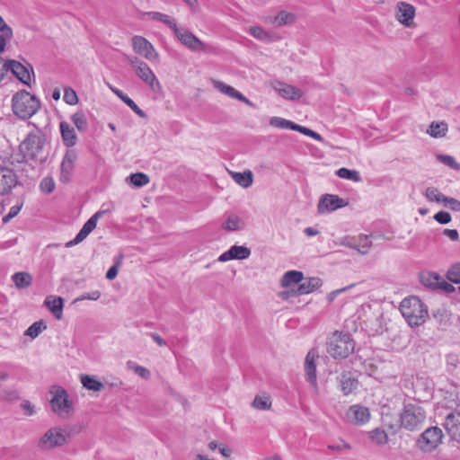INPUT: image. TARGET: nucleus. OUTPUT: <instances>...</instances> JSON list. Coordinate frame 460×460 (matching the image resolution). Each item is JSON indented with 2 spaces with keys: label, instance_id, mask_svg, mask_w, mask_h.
<instances>
[{
  "label": "nucleus",
  "instance_id": "1",
  "mask_svg": "<svg viewBox=\"0 0 460 460\" xmlns=\"http://www.w3.org/2000/svg\"><path fill=\"white\" fill-rule=\"evenodd\" d=\"M400 311L411 327L421 325L428 316L427 306L417 296L404 298L400 304Z\"/></svg>",
  "mask_w": 460,
  "mask_h": 460
},
{
  "label": "nucleus",
  "instance_id": "2",
  "mask_svg": "<svg viewBox=\"0 0 460 460\" xmlns=\"http://www.w3.org/2000/svg\"><path fill=\"white\" fill-rule=\"evenodd\" d=\"M40 107V100L25 90L17 92L12 98L13 111L22 119L31 118Z\"/></svg>",
  "mask_w": 460,
  "mask_h": 460
},
{
  "label": "nucleus",
  "instance_id": "3",
  "mask_svg": "<svg viewBox=\"0 0 460 460\" xmlns=\"http://www.w3.org/2000/svg\"><path fill=\"white\" fill-rule=\"evenodd\" d=\"M354 349L355 342L349 333L335 332L327 343V352L335 358L349 357Z\"/></svg>",
  "mask_w": 460,
  "mask_h": 460
},
{
  "label": "nucleus",
  "instance_id": "4",
  "mask_svg": "<svg viewBox=\"0 0 460 460\" xmlns=\"http://www.w3.org/2000/svg\"><path fill=\"white\" fill-rule=\"evenodd\" d=\"M127 61L134 70L136 75L146 84L154 93L162 92V84L156 77L155 74L150 68L146 62L137 57L128 56Z\"/></svg>",
  "mask_w": 460,
  "mask_h": 460
},
{
  "label": "nucleus",
  "instance_id": "5",
  "mask_svg": "<svg viewBox=\"0 0 460 460\" xmlns=\"http://www.w3.org/2000/svg\"><path fill=\"white\" fill-rule=\"evenodd\" d=\"M426 420V411L417 403H407L400 414L401 426L407 430L419 429Z\"/></svg>",
  "mask_w": 460,
  "mask_h": 460
},
{
  "label": "nucleus",
  "instance_id": "6",
  "mask_svg": "<svg viewBox=\"0 0 460 460\" xmlns=\"http://www.w3.org/2000/svg\"><path fill=\"white\" fill-rule=\"evenodd\" d=\"M52 394L50 406L52 411L60 418L67 419L73 413V402L69 399L67 392L61 386L54 385L50 388Z\"/></svg>",
  "mask_w": 460,
  "mask_h": 460
},
{
  "label": "nucleus",
  "instance_id": "7",
  "mask_svg": "<svg viewBox=\"0 0 460 460\" xmlns=\"http://www.w3.org/2000/svg\"><path fill=\"white\" fill-rule=\"evenodd\" d=\"M44 137L40 134L31 133L20 144V151L26 160L40 158L44 146Z\"/></svg>",
  "mask_w": 460,
  "mask_h": 460
},
{
  "label": "nucleus",
  "instance_id": "8",
  "mask_svg": "<svg viewBox=\"0 0 460 460\" xmlns=\"http://www.w3.org/2000/svg\"><path fill=\"white\" fill-rule=\"evenodd\" d=\"M66 443V435L63 429L52 427L49 429L38 441V447L42 450H50L62 447Z\"/></svg>",
  "mask_w": 460,
  "mask_h": 460
},
{
  "label": "nucleus",
  "instance_id": "9",
  "mask_svg": "<svg viewBox=\"0 0 460 460\" xmlns=\"http://www.w3.org/2000/svg\"><path fill=\"white\" fill-rule=\"evenodd\" d=\"M443 439L442 429L438 427L428 428L417 440L418 447L423 452H432Z\"/></svg>",
  "mask_w": 460,
  "mask_h": 460
},
{
  "label": "nucleus",
  "instance_id": "10",
  "mask_svg": "<svg viewBox=\"0 0 460 460\" xmlns=\"http://www.w3.org/2000/svg\"><path fill=\"white\" fill-rule=\"evenodd\" d=\"M173 32L178 40L191 51H209L210 49L208 44L202 42L198 37L184 28L178 27L177 25Z\"/></svg>",
  "mask_w": 460,
  "mask_h": 460
},
{
  "label": "nucleus",
  "instance_id": "11",
  "mask_svg": "<svg viewBox=\"0 0 460 460\" xmlns=\"http://www.w3.org/2000/svg\"><path fill=\"white\" fill-rule=\"evenodd\" d=\"M131 44L134 52L150 62L159 60V54L154 45L146 38L136 35L131 39Z\"/></svg>",
  "mask_w": 460,
  "mask_h": 460
},
{
  "label": "nucleus",
  "instance_id": "12",
  "mask_svg": "<svg viewBox=\"0 0 460 460\" xmlns=\"http://www.w3.org/2000/svg\"><path fill=\"white\" fill-rule=\"evenodd\" d=\"M346 206L347 202L339 196L324 194L319 200L317 210L319 214H327Z\"/></svg>",
  "mask_w": 460,
  "mask_h": 460
},
{
  "label": "nucleus",
  "instance_id": "13",
  "mask_svg": "<svg viewBox=\"0 0 460 460\" xmlns=\"http://www.w3.org/2000/svg\"><path fill=\"white\" fill-rule=\"evenodd\" d=\"M6 71H11L22 84L30 85L31 74L33 73L31 66H25L16 60L10 59L6 61Z\"/></svg>",
  "mask_w": 460,
  "mask_h": 460
},
{
  "label": "nucleus",
  "instance_id": "14",
  "mask_svg": "<svg viewBox=\"0 0 460 460\" xmlns=\"http://www.w3.org/2000/svg\"><path fill=\"white\" fill-rule=\"evenodd\" d=\"M103 214L102 211H98L93 214L83 226L81 230L75 235V237L66 243V247H72L82 243L96 227L98 219Z\"/></svg>",
  "mask_w": 460,
  "mask_h": 460
},
{
  "label": "nucleus",
  "instance_id": "15",
  "mask_svg": "<svg viewBox=\"0 0 460 460\" xmlns=\"http://www.w3.org/2000/svg\"><path fill=\"white\" fill-rule=\"evenodd\" d=\"M346 417L350 423L362 426L369 421L370 411L367 407L354 404L348 409Z\"/></svg>",
  "mask_w": 460,
  "mask_h": 460
},
{
  "label": "nucleus",
  "instance_id": "16",
  "mask_svg": "<svg viewBox=\"0 0 460 460\" xmlns=\"http://www.w3.org/2000/svg\"><path fill=\"white\" fill-rule=\"evenodd\" d=\"M395 17L405 27H411L415 17V7L405 2H399L396 5Z\"/></svg>",
  "mask_w": 460,
  "mask_h": 460
},
{
  "label": "nucleus",
  "instance_id": "17",
  "mask_svg": "<svg viewBox=\"0 0 460 460\" xmlns=\"http://www.w3.org/2000/svg\"><path fill=\"white\" fill-rule=\"evenodd\" d=\"M18 179L13 170L0 166V194L9 193L17 185Z\"/></svg>",
  "mask_w": 460,
  "mask_h": 460
},
{
  "label": "nucleus",
  "instance_id": "18",
  "mask_svg": "<svg viewBox=\"0 0 460 460\" xmlns=\"http://www.w3.org/2000/svg\"><path fill=\"white\" fill-rule=\"evenodd\" d=\"M273 89L284 99L297 101L303 96V92L291 84L277 81L272 84Z\"/></svg>",
  "mask_w": 460,
  "mask_h": 460
},
{
  "label": "nucleus",
  "instance_id": "19",
  "mask_svg": "<svg viewBox=\"0 0 460 460\" xmlns=\"http://www.w3.org/2000/svg\"><path fill=\"white\" fill-rule=\"evenodd\" d=\"M444 428L452 439L460 442V412L453 411L447 414Z\"/></svg>",
  "mask_w": 460,
  "mask_h": 460
},
{
  "label": "nucleus",
  "instance_id": "20",
  "mask_svg": "<svg viewBox=\"0 0 460 460\" xmlns=\"http://www.w3.org/2000/svg\"><path fill=\"white\" fill-rule=\"evenodd\" d=\"M251 255V250L244 245H233L218 257V261L226 262L231 260H245Z\"/></svg>",
  "mask_w": 460,
  "mask_h": 460
},
{
  "label": "nucleus",
  "instance_id": "21",
  "mask_svg": "<svg viewBox=\"0 0 460 460\" xmlns=\"http://www.w3.org/2000/svg\"><path fill=\"white\" fill-rule=\"evenodd\" d=\"M318 358L317 351L311 349L307 353L305 361V371L306 380L314 386H317L315 359Z\"/></svg>",
  "mask_w": 460,
  "mask_h": 460
},
{
  "label": "nucleus",
  "instance_id": "22",
  "mask_svg": "<svg viewBox=\"0 0 460 460\" xmlns=\"http://www.w3.org/2000/svg\"><path fill=\"white\" fill-rule=\"evenodd\" d=\"M423 283L427 286L439 288L447 293H451L455 290L452 284L448 283L438 273H429L427 277H423Z\"/></svg>",
  "mask_w": 460,
  "mask_h": 460
},
{
  "label": "nucleus",
  "instance_id": "23",
  "mask_svg": "<svg viewBox=\"0 0 460 460\" xmlns=\"http://www.w3.org/2000/svg\"><path fill=\"white\" fill-rule=\"evenodd\" d=\"M76 159V155L74 151H67L61 163L60 181L66 183L70 181L72 172L74 170V164Z\"/></svg>",
  "mask_w": 460,
  "mask_h": 460
},
{
  "label": "nucleus",
  "instance_id": "24",
  "mask_svg": "<svg viewBox=\"0 0 460 460\" xmlns=\"http://www.w3.org/2000/svg\"><path fill=\"white\" fill-rule=\"evenodd\" d=\"M213 84H214V86L218 91H220L222 93H224L231 98L239 100L249 106H252V107L253 106V103L249 99H247L244 95H243L240 92L235 90L234 87L228 85V84H226L225 83H223L221 81H213Z\"/></svg>",
  "mask_w": 460,
  "mask_h": 460
},
{
  "label": "nucleus",
  "instance_id": "25",
  "mask_svg": "<svg viewBox=\"0 0 460 460\" xmlns=\"http://www.w3.org/2000/svg\"><path fill=\"white\" fill-rule=\"evenodd\" d=\"M109 89L118 96L124 103H126L137 115L140 118H146V114L135 103V102L130 99L127 94H125L121 90L114 87L111 84H108Z\"/></svg>",
  "mask_w": 460,
  "mask_h": 460
},
{
  "label": "nucleus",
  "instance_id": "26",
  "mask_svg": "<svg viewBox=\"0 0 460 460\" xmlns=\"http://www.w3.org/2000/svg\"><path fill=\"white\" fill-rule=\"evenodd\" d=\"M109 89L118 96L124 103H126L137 115L140 118H146V114L135 103V102L130 99L127 94H125L121 90L114 87L111 84H108Z\"/></svg>",
  "mask_w": 460,
  "mask_h": 460
},
{
  "label": "nucleus",
  "instance_id": "27",
  "mask_svg": "<svg viewBox=\"0 0 460 460\" xmlns=\"http://www.w3.org/2000/svg\"><path fill=\"white\" fill-rule=\"evenodd\" d=\"M61 137L65 146L71 147L76 144L77 137L74 128L66 121L60 122Z\"/></svg>",
  "mask_w": 460,
  "mask_h": 460
},
{
  "label": "nucleus",
  "instance_id": "28",
  "mask_svg": "<svg viewBox=\"0 0 460 460\" xmlns=\"http://www.w3.org/2000/svg\"><path fill=\"white\" fill-rule=\"evenodd\" d=\"M244 226V221L235 214L227 215L221 226L222 229L229 232L243 230Z\"/></svg>",
  "mask_w": 460,
  "mask_h": 460
},
{
  "label": "nucleus",
  "instance_id": "29",
  "mask_svg": "<svg viewBox=\"0 0 460 460\" xmlns=\"http://www.w3.org/2000/svg\"><path fill=\"white\" fill-rule=\"evenodd\" d=\"M44 304L51 311L58 320L63 317L64 300L62 297L48 296Z\"/></svg>",
  "mask_w": 460,
  "mask_h": 460
},
{
  "label": "nucleus",
  "instance_id": "30",
  "mask_svg": "<svg viewBox=\"0 0 460 460\" xmlns=\"http://www.w3.org/2000/svg\"><path fill=\"white\" fill-rule=\"evenodd\" d=\"M322 286V280L319 278H309L300 283L296 291V295L309 294Z\"/></svg>",
  "mask_w": 460,
  "mask_h": 460
},
{
  "label": "nucleus",
  "instance_id": "31",
  "mask_svg": "<svg viewBox=\"0 0 460 460\" xmlns=\"http://www.w3.org/2000/svg\"><path fill=\"white\" fill-rule=\"evenodd\" d=\"M32 276L26 271H19L12 276L15 287L19 289L29 288L32 284Z\"/></svg>",
  "mask_w": 460,
  "mask_h": 460
},
{
  "label": "nucleus",
  "instance_id": "32",
  "mask_svg": "<svg viewBox=\"0 0 460 460\" xmlns=\"http://www.w3.org/2000/svg\"><path fill=\"white\" fill-rule=\"evenodd\" d=\"M232 179L241 187L248 188L252 184L253 175L251 171H245L243 172H230Z\"/></svg>",
  "mask_w": 460,
  "mask_h": 460
},
{
  "label": "nucleus",
  "instance_id": "33",
  "mask_svg": "<svg viewBox=\"0 0 460 460\" xmlns=\"http://www.w3.org/2000/svg\"><path fill=\"white\" fill-rule=\"evenodd\" d=\"M303 280V273L297 270L286 272L281 279V286L288 288L293 284H299Z\"/></svg>",
  "mask_w": 460,
  "mask_h": 460
},
{
  "label": "nucleus",
  "instance_id": "34",
  "mask_svg": "<svg viewBox=\"0 0 460 460\" xmlns=\"http://www.w3.org/2000/svg\"><path fill=\"white\" fill-rule=\"evenodd\" d=\"M145 15L147 16L149 19L162 22L163 23L166 24L169 28H171L172 31L177 26L176 21L167 14L159 12H147L145 13Z\"/></svg>",
  "mask_w": 460,
  "mask_h": 460
},
{
  "label": "nucleus",
  "instance_id": "35",
  "mask_svg": "<svg viewBox=\"0 0 460 460\" xmlns=\"http://www.w3.org/2000/svg\"><path fill=\"white\" fill-rule=\"evenodd\" d=\"M372 247V242L369 238V235L367 234H359L358 237V242L356 243L355 250L362 254H367Z\"/></svg>",
  "mask_w": 460,
  "mask_h": 460
},
{
  "label": "nucleus",
  "instance_id": "36",
  "mask_svg": "<svg viewBox=\"0 0 460 460\" xmlns=\"http://www.w3.org/2000/svg\"><path fill=\"white\" fill-rule=\"evenodd\" d=\"M81 383L84 388L94 392L101 391L103 388L102 382L88 375L81 376Z\"/></svg>",
  "mask_w": 460,
  "mask_h": 460
},
{
  "label": "nucleus",
  "instance_id": "37",
  "mask_svg": "<svg viewBox=\"0 0 460 460\" xmlns=\"http://www.w3.org/2000/svg\"><path fill=\"white\" fill-rule=\"evenodd\" d=\"M336 174L341 179L349 180L354 182H359L362 181V178L358 171L349 170L345 167L340 168Z\"/></svg>",
  "mask_w": 460,
  "mask_h": 460
},
{
  "label": "nucleus",
  "instance_id": "38",
  "mask_svg": "<svg viewBox=\"0 0 460 460\" xmlns=\"http://www.w3.org/2000/svg\"><path fill=\"white\" fill-rule=\"evenodd\" d=\"M429 202L444 203L446 196L434 187H428L423 192Z\"/></svg>",
  "mask_w": 460,
  "mask_h": 460
},
{
  "label": "nucleus",
  "instance_id": "39",
  "mask_svg": "<svg viewBox=\"0 0 460 460\" xmlns=\"http://www.w3.org/2000/svg\"><path fill=\"white\" fill-rule=\"evenodd\" d=\"M296 16L286 11L279 12L274 18L273 23L277 26L290 24L295 22Z\"/></svg>",
  "mask_w": 460,
  "mask_h": 460
},
{
  "label": "nucleus",
  "instance_id": "40",
  "mask_svg": "<svg viewBox=\"0 0 460 460\" xmlns=\"http://www.w3.org/2000/svg\"><path fill=\"white\" fill-rule=\"evenodd\" d=\"M270 125L278 128L295 130L296 124L291 120L280 117H271L270 119Z\"/></svg>",
  "mask_w": 460,
  "mask_h": 460
},
{
  "label": "nucleus",
  "instance_id": "41",
  "mask_svg": "<svg viewBox=\"0 0 460 460\" xmlns=\"http://www.w3.org/2000/svg\"><path fill=\"white\" fill-rule=\"evenodd\" d=\"M249 32L257 40L268 43L272 40V36L264 31L261 27L252 26L249 28Z\"/></svg>",
  "mask_w": 460,
  "mask_h": 460
},
{
  "label": "nucleus",
  "instance_id": "42",
  "mask_svg": "<svg viewBox=\"0 0 460 460\" xmlns=\"http://www.w3.org/2000/svg\"><path fill=\"white\" fill-rule=\"evenodd\" d=\"M447 131V125L444 122H432L427 132L433 137H441Z\"/></svg>",
  "mask_w": 460,
  "mask_h": 460
},
{
  "label": "nucleus",
  "instance_id": "43",
  "mask_svg": "<svg viewBox=\"0 0 460 460\" xmlns=\"http://www.w3.org/2000/svg\"><path fill=\"white\" fill-rule=\"evenodd\" d=\"M252 406L261 411L270 410L271 407L270 397L267 394H261L255 396Z\"/></svg>",
  "mask_w": 460,
  "mask_h": 460
},
{
  "label": "nucleus",
  "instance_id": "44",
  "mask_svg": "<svg viewBox=\"0 0 460 460\" xmlns=\"http://www.w3.org/2000/svg\"><path fill=\"white\" fill-rule=\"evenodd\" d=\"M371 441L377 445H384L387 443L388 436L384 429H375L369 432Z\"/></svg>",
  "mask_w": 460,
  "mask_h": 460
},
{
  "label": "nucleus",
  "instance_id": "45",
  "mask_svg": "<svg viewBox=\"0 0 460 460\" xmlns=\"http://www.w3.org/2000/svg\"><path fill=\"white\" fill-rule=\"evenodd\" d=\"M71 119L79 131H85L88 128L87 119L83 111L73 114Z\"/></svg>",
  "mask_w": 460,
  "mask_h": 460
},
{
  "label": "nucleus",
  "instance_id": "46",
  "mask_svg": "<svg viewBox=\"0 0 460 460\" xmlns=\"http://www.w3.org/2000/svg\"><path fill=\"white\" fill-rule=\"evenodd\" d=\"M46 328L47 326L42 321L35 322L25 331V335L34 339Z\"/></svg>",
  "mask_w": 460,
  "mask_h": 460
},
{
  "label": "nucleus",
  "instance_id": "47",
  "mask_svg": "<svg viewBox=\"0 0 460 460\" xmlns=\"http://www.w3.org/2000/svg\"><path fill=\"white\" fill-rule=\"evenodd\" d=\"M13 37V31L9 26L1 28L0 31V53L4 51L6 42Z\"/></svg>",
  "mask_w": 460,
  "mask_h": 460
},
{
  "label": "nucleus",
  "instance_id": "48",
  "mask_svg": "<svg viewBox=\"0 0 460 460\" xmlns=\"http://www.w3.org/2000/svg\"><path fill=\"white\" fill-rule=\"evenodd\" d=\"M357 385L358 383L355 379L345 376L341 380V390L346 395L349 394L357 387Z\"/></svg>",
  "mask_w": 460,
  "mask_h": 460
},
{
  "label": "nucleus",
  "instance_id": "49",
  "mask_svg": "<svg viewBox=\"0 0 460 460\" xmlns=\"http://www.w3.org/2000/svg\"><path fill=\"white\" fill-rule=\"evenodd\" d=\"M437 159H438V161L441 162L445 165H447V166H448V167H450V168H452V169H454L456 171H459L460 170V164L451 155H437Z\"/></svg>",
  "mask_w": 460,
  "mask_h": 460
},
{
  "label": "nucleus",
  "instance_id": "50",
  "mask_svg": "<svg viewBox=\"0 0 460 460\" xmlns=\"http://www.w3.org/2000/svg\"><path fill=\"white\" fill-rule=\"evenodd\" d=\"M127 365H128V368L134 370V372L137 376H141L142 378H144V379L150 378L151 373H150L149 369H147L146 367L137 365V364L133 363L132 361H128L127 363Z\"/></svg>",
  "mask_w": 460,
  "mask_h": 460
},
{
  "label": "nucleus",
  "instance_id": "51",
  "mask_svg": "<svg viewBox=\"0 0 460 460\" xmlns=\"http://www.w3.org/2000/svg\"><path fill=\"white\" fill-rule=\"evenodd\" d=\"M131 183L136 187H143L149 182V178L143 172L133 173L130 176Z\"/></svg>",
  "mask_w": 460,
  "mask_h": 460
},
{
  "label": "nucleus",
  "instance_id": "52",
  "mask_svg": "<svg viewBox=\"0 0 460 460\" xmlns=\"http://www.w3.org/2000/svg\"><path fill=\"white\" fill-rule=\"evenodd\" d=\"M447 279L455 283H460V262L453 264L447 271Z\"/></svg>",
  "mask_w": 460,
  "mask_h": 460
},
{
  "label": "nucleus",
  "instance_id": "53",
  "mask_svg": "<svg viewBox=\"0 0 460 460\" xmlns=\"http://www.w3.org/2000/svg\"><path fill=\"white\" fill-rule=\"evenodd\" d=\"M63 100L69 105H75L78 102L76 93L70 87L64 90Z\"/></svg>",
  "mask_w": 460,
  "mask_h": 460
},
{
  "label": "nucleus",
  "instance_id": "54",
  "mask_svg": "<svg viewBox=\"0 0 460 460\" xmlns=\"http://www.w3.org/2000/svg\"><path fill=\"white\" fill-rule=\"evenodd\" d=\"M295 131H298L305 136L311 137L312 138H314L317 141H320V142L323 141V137L320 134H318L317 132H315L308 128L303 127L301 125L296 124V128H295Z\"/></svg>",
  "mask_w": 460,
  "mask_h": 460
},
{
  "label": "nucleus",
  "instance_id": "55",
  "mask_svg": "<svg viewBox=\"0 0 460 460\" xmlns=\"http://www.w3.org/2000/svg\"><path fill=\"white\" fill-rule=\"evenodd\" d=\"M40 189L45 193H51L55 189V182L52 178L45 177L41 180Z\"/></svg>",
  "mask_w": 460,
  "mask_h": 460
},
{
  "label": "nucleus",
  "instance_id": "56",
  "mask_svg": "<svg viewBox=\"0 0 460 460\" xmlns=\"http://www.w3.org/2000/svg\"><path fill=\"white\" fill-rule=\"evenodd\" d=\"M434 219L441 225H446L451 222L452 217L447 211H439L434 215Z\"/></svg>",
  "mask_w": 460,
  "mask_h": 460
},
{
  "label": "nucleus",
  "instance_id": "57",
  "mask_svg": "<svg viewBox=\"0 0 460 460\" xmlns=\"http://www.w3.org/2000/svg\"><path fill=\"white\" fill-rule=\"evenodd\" d=\"M444 205L453 211L460 212V201L455 198H445Z\"/></svg>",
  "mask_w": 460,
  "mask_h": 460
},
{
  "label": "nucleus",
  "instance_id": "58",
  "mask_svg": "<svg viewBox=\"0 0 460 460\" xmlns=\"http://www.w3.org/2000/svg\"><path fill=\"white\" fill-rule=\"evenodd\" d=\"M101 296V292L99 290H93L89 293L84 294L81 297L77 298L76 300H93L95 301L99 299Z\"/></svg>",
  "mask_w": 460,
  "mask_h": 460
},
{
  "label": "nucleus",
  "instance_id": "59",
  "mask_svg": "<svg viewBox=\"0 0 460 460\" xmlns=\"http://www.w3.org/2000/svg\"><path fill=\"white\" fill-rule=\"evenodd\" d=\"M21 405L22 408L25 411L26 415L32 416L35 414L34 406L29 401H24Z\"/></svg>",
  "mask_w": 460,
  "mask_h": 460
},
{
  "label": "nucleus",
  "instance_id": "60",
  "mask_svg": "<svg viewBox=\"0 0 460 460\" xmlns=\"http://www.w3.org/2000/svg\"><path fill=\"white\" fill-rule=\"evenodd\" d=\"M443 234L447 236L451 241H458L459 234L456 229H444Z\"/></svg>",
  "mask_w": 460,
  "mask_h": 460
},
{
  "label": "nucleus",
  "instance_id": "61",
  "mask_svg": "<svg viewBox=\"0 0 460 460\" xmlns=\"http://www.w3.org/2000/svg\"><path fill=\"white\" fill-rule=\"evenodd\" d=\"M329 448L332 449V450H336V451H343V450H349L350 448V447L346 442L341 441L338 445H331V446H329Z\"/></svg>",
  "mask_w": 460,
  "mask_h": 460
},
{
  "label": "nucleus",
  "instance_id": "62",
  "mask_svg": "<svg viewBox=\"0 0 460 460\" xmlns=\"http://www.w3.org/2000/svg\"><path fill=\"white\" fill-rule=\"evenodd\" d=\"M23 206V202L22 201H20L19 203H17L16 205L13 206L10 209H9V212L8 214H10V216L13 218L14 217H16L18 215V213L21 211L22 208Z\"/></svg>",
  "mask_w": 460,
  "mask_h": 460
},
{
  "label": "nucleus",
  "instance_id": "63",
  "mask_svg": "<svg viewBox=\"0 0 460 460\" xmlns=\"http://www.w3.org/2000/svg\"><path fill=\"white\" fill-rule=\"evenodd\" d=\"M340 244L346 246V247H349L354 250L356 247V243L353 242L352 239L348 236L342 237L340 241Z\"/></svg>",
  "mask_w": 460,
  "mask_h": 460
},
{
  "label": "nucleus",
  "instance_id": "64",
  "mask_svg": "<svg viewBox=\"0 0 460 460\" xmlns=\"http://www.w3.org/2000/svg\"><path fill=\"white\" fill-rule=\"evenodd\" d=\"M117 275H118V268L116 265H113L108 270V271L106 273V278L108 279L111 280V279H114L117 277Z\"/></svg>",
  "mask_w": 460,
  "mask_h": 460
}]
</instances>
